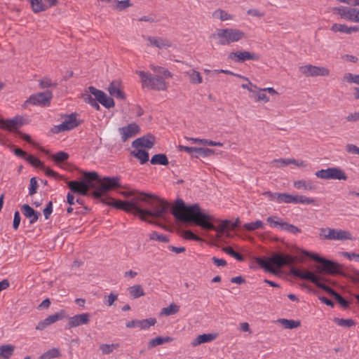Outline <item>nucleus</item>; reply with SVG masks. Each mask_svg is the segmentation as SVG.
<instances>
[{
  "instance_id": "nucleus-1",
  "label": "nucleus",
  "mask_w": 359,
  "mask_h": 359,
  "mask_svg": "<svg viewBox=\"0 0 359 359\" xmlns=\"http://www.w3.org/2000/svg\"><path fill=\"white\" fill-rule=\"evenodd\" d=\"M172 214L176 219L185 223H193L205 230H214L223 233L231 229V221L220 220L213 215L202 211L197 203L187 206L182 199H177L172 210Z\"/></svg>"
},
{
  "instance_id": "nucleus-2",
  "label": "nucleus",
  "mask_w": 359,
  "mask_h": 359,
  "mask_svg": "<svg viewBox=\"0 0 359 359\" xmlns=\"http://www.w3.org/2000/svg\"><path fill=\"white\" fill-rule=\"evenodd\" d=\"M150 196H148L146 200L145 205L149 208H144V222L155 224L152 220H149L148 217L155 219H165V215L168 213V210L170 208V204L167 201L159 198L158 196L149 194Z\"/></svg>"
},
{
  "instance_id": "nucleus-3",
  "label": "nucleus",
  "mask_w": 359,
  "mask_h": 359,
  "mask_svg": "<svg viewBox=\"0 0 359 359\" xmlns=\"http://www.w3.org/2000/svg\"><path fill=\"white\" fill-rule=\"evenodd\" d=\"M255 260L257 264L266 271L277 274L278 270L273 266L280 269L284 266L293 265L296 262V257L290 255L275 253L269 258L257 257Z\"/></svg>"
},
{
  "instance_id": "nucleus-4",
  "label": "nucleus",
  "mask_w": 359,
  "mask_h": 359,
  "mask_svg": "<svg viewBox=\"0 0 359 359\" xmlns=\"http://www.w3.org/2000/svg\"><path fill=\"white\" fill-rule=\"evenodd\" d=\"M99 180L97 172L95 171L84 172V177L81 181H69L67 186L70 191L81 196H87L90 188H95L94 181Z\"/></svg>"
},
{
  "instance_id": "nucleus-5",
  "label": "nucleus",
  "mask_w": 359,
  "mask_h": 359,
  "mask_svg": "<svg viewBox=\"0 0 359 359\" xmlns=\"http://www.w3.org/2000/svg\"><path fill=\"white\" fill-rule=\"evenodd\" d=\"M210 37L217 40V43L220 46H228L245 38V34L236 28H220L217 29L215 32L210 35Z\"/></svg>"
},
{
  "instance_id": "nucleus-6",
  "label": "nucleus",
  "mask_w": 359,
  "mask_h": 359,
  "mask_svg": "<svg viewBox=\"0 0 359 359\" xmlns=\"http://www.w3.org/2000/svg\"><path fill=\"white\" fill-rule=\"evenodd\" d=\"M290 273L295 278H299L300 279L311 282L318 287L323 290L332 297L337 294V292L334 291L332 288L320 282V280H323V278L311 271H302L299 269L292 266L290 270Z\"/></svg>"
},
{
  "instance_id": "nucleus-7",
  "label": "nucleus",
  "mask_w": 359,
  "mask_h": 359,
  "mask_svg": "<svg viewBox=\"0 0 359 359\" xmlns=\"http://www.w3.org/2000/svg\"><path fill=\"white\" fill-rule=\"evenodd\" d=\"M136 74L141 78L142 88L154 90H165L168 88V83L161 76H153L144 71H136Z\"/></svg>"
},
{
  "instance_id": "nucleus-8",
  "label": "nucleus",
  "mask_w": 359,
  "mask_h": 359,
  "mask_svg": "<svg viewBox=\"0 0 359 359\" xmlns=\"http://www.w3.org/2000/svg\"><path fill=\"white\" fill-rule=\"evenodd\" d=\"M133 196L134 197L130 201H127V203L130 204L128 207H127V212H133L134 215H138L141 220H144V208L139 205L138 203L140 202L145 203L148 196H150L149 194L141 192L137 195L134 194Z\"/></svg>"
},
{
  "instance_id": "nucleus-9",
  "label": "nucleus",
  "mask_w": 359,
  "mask_h": 359,
  "mask_svg": "<svg viewBox=\"0 0 359 359\" xmlns=\"http://www.w3.org/2000/svg\"><path fill=\"white\" fill-rule=\"evenodd\" d=\"M77 114L72 113L71 114H65L63 116L64 121L61 124L54 126L51 129V132L58 134L62 132L71 130L76 128L80 122L76 118Z\"/></svg>"
},
{
  "instance_id": "nucleus-10",
  "label": "nucleus",
  "mask_w": 359,
  "mask_h": 359,
  "mask_svg": "<svg viewBox=\"0 0 359 359\" xmlns=\"http://www.w3.org/2000/svg\"><path fill=\"white\" fill-rule=\"evenodd\" d=\"M320 236L327 240L345 241L351 239V235L348 231L330 228H321L320 229Z\"/></svg>"
},
{
  "instance_id": "nucleus-11",
  "label": "nucleus",
  "mask_w": 359,
  "mask_h": 359,
  "mask_svg": "<svg viewBox=\"0 0 359 359\" xmlns=\"http://www.w3.org/2000/svg\"><path fill=\"white\" fill-rule=\"evenodd\" d=\"M315 175L323 180H346L348 177L342 169L337 167L318 170L315 172Z\"/></svg>"
},
{
  "instance_id": "nucleus-12",
  "label": "nucleus",
  "mask_w": 359,
  "mask_h": 359,
  "mask_svg": "<svg viewBox=\"0 0 359 359\" xmlns=\"http://www.w3.org/2000/svg\"><path fill=\"white\" fill-rule=\"evenodd\" d=\"M316 272L318 273H325L332 276L344 274L341 264L327 259L323 265H318L316 266Z\"/></svg>"
},
{
  "instance_id": "nucleus-13",
  "label": "nucleus",
  "mask_w": 359,
  "mask_h": 359,
  "mask_svg": "<svg viewBox=\"0 0 359 359\" xmlns=\"http://www.w3.org/2000/svg\"><path fill=\"white\" fill-rule=\"evenodd\" d=\"M299 70L306 77L328 76L330 75V70L327 68L312 65L300 66Z\"/></svg>"
},
{
  "instance_id": "nucleus-14",
  "label": "nucleus",
  "mask_w": 359,
  "mask_h": 359,
  "mask_svg": "<svg viewBox=\"0 0 359 359\" xmlns=\"http://www.w3.org/2000/svg\"><path fill=\"white\" fill-rule=\"evenodd\" d=\"M228 59L235 63H243L247 60L258 61L260 59V55L254 52L241 50L231 52L228 55Z\"/></svg>"
},
{
  "instance_id": "nucleus-15",
  "label": "nucleus",
  "mask_w": 359,
  "mask_h": 359,
  "mask_svg": "<svg viewBox=\"0 0 359 359\" xmlns=\"http://www.w3.org/2000/svg\"><path fill=\"white\" fill-rule=\"evenodd\" d=\"M52 97L53 94L51 91L46 90L45 92L39 93L31 95L29 98L26 101V103L29 102L32 104L48 106L50 104Z\"/></svg>"
},
{
  "instance_id": "nucleus-16",
  "label": "nucleus",
  "mask_w": 359,
  "mask_h": 359,
  "mask_svg": "<svg viewBox=\"0 0 359 359\" xmlns=\"http://www.w3.org/2000/svg\"><path fill=\"white\" fill-rule=\"evenodd\" d=\"M65 311L64 310H61L60 312L50 315L46 318L40 320L36 326L35 329L40 331L44 330L48 327L50 326L57 321L62 320L65 318Z\"/></svg>"
},
{
  "instance_id": "nucleus-17",
  "label": "nucleus",
  "mask_w": 359,
  "mask_h": 359,
  "mask_svg": "<svg viewBox=\"0 0 359 359\" xmlns=\"http://www.w3.org/2000/svg\"><path fill=\"white\" fill-rule=\"evenodd\" d=\"M118 132L123 142L129 138L135 136L140 133V127L136 123H131L126 126L118 128Z\"/></svg>"
},
{
  "instance_id": "nucleus-18",
  "label": "nucleus",
  "mask_w": 359,
  "mask_h": 359,
  "mask_svg": "<svg viewBox=\"0 0 359 359\" xmlns=\"http://www.w3.org/2000/svg\"><path fill=\"white\" fill-rule=\"evenodd\" d=\"M90 314L89 313H83L70 317L65 329L69 330L83 325H87L90 322Z\"/></svg>"
},
{
  "instance_id": "nucleus-19",
  "label": "nucleus",
  "mask_w": 359,
  "mask_h": 359,
  "mask_svg": "<svg viewBox=\"0 0 359 359\" xmlns=\"http://www.w3.org/2000/svg\"><path fill=\"white\" fill-rule=\"evenodd\" d=\"M156 138L151 134H147L144 136L139 137L135 140L132 142V147L134 148L144 147L147 149H151L155 144Z\"/></svg>"
},
{
  "instance_id": "nucleus-20",
  "label": "nucleus",
  "mask_w": 359,
  "mask_h": 359,
  "mask_svg": "<svg viewBox=\"0 0 359 359\" xmlns=\"http://www.w3.org/2000/svg\"><path fill=\"white\" fill-rule=\"evenodd\" d=\"M32 8L34 13H39L54 6L57 0H29Z\"/></svg>"
},
{
  "instance_id": "nucleus-21",
  "label": "nucleus",
  "mask_w": 359,
  "mask_h": 359,
  "mask_svg": "<svg viewBox=\"0 0 359 359\" xmlns=\"http://www.w3.org/2000/svg\"><path fill=\"white\" fill-rule=\"evenodd\" d=\"M119 177H105L100 182L102 190L107 192L113 189L121 187Z\"/></svg>"
},
{
  "instance_id": "nucleus-22",
  "label": "nucleus",
  "mask_w": 359,
  "mask_h": 359,
  "mask_svg": "<svg viewBox=\"0 0 359 359\" xmlns=\"http://www.w3.org/2000/svg\"><path fill=\"white\" fill-rule=\"evenodd\" d=\"M22 125V118L19 116H16L11 119H1V129L5 128L12 131L18 129Z\"/></svg>"
},
{
  "instance_id": "nucleus-23",
  "label": "nucleus",
  "mask_w": 359,
  "mask_h": 359,
  "mask_svg": "<svg viewBox=\"0 0 359 359\" xmlns=\"http://www.w3.org/2000/svg\"><path fill=\"white\" fill-rule=\"evenodd\" d=\"M147 41L151 46L159 49L168 48L172 46V41L166 38L147 36Z\"/></svg>"
},
{
  "instance_id": "nucleus-24",
  "label": "nucleus",
  "mask_w": 359,
  "mask_h": 359,
  "mask_svg": "<svg viewBox=\"0 0 359 359\" xmlns=\"http://www.w3.org/2000/svg\"><path fill=\"white\" fill-rule=\"evenodd\" d=\"M21 211L22 214L29 219L30 224L35 223L38 220L39 217L41 215L40 212L34 210V208H32L28 204H24L22 205Z\"/></svg>"
},
{
  "instance_id": "nucleus-25",
  "label": "nucleus",
  "mask_w": 359,
  "mask_h": 359,
  "mask_svg": "<svg viewBox=\"0 0 359 359\" xmlns=\"http://www.w3.org/2000/svg\"><path fill=\"white\" fill-rule=\"evenodd\" d=\"M109 93L111 96L119 100H125L126 95L120 88V83L118 81H113L110 83L108 88Z\"/></svg>"
},
{
  "instance_id": "nucleus-26",
  "label": "nucleus",
  "mask_w": 359,
  "mask_h": 359,
  "mask_svg": "<svg viewBox=\"0 0 359 359\" xmlns=\"http://www.w3.org/2000/svg\"><path fill=\"white\" fill-rule=\"evenodd\" d=\"M217 337V334H203L198 335L194 340L192 341L191 345L197 346L203 343H208L213 341Z\"/></svg>"
},
{
  "instance_id": "nucleus-27",
  "label": "nucleus",
  "mask_w": 359,
  "mask_h": 359,
  "mask_svg": "<svg viewBox=\"0 0 359 359\" xmlns=\"http://www.w3.org/2000/svg\"><path fill=\"white\" fill-rule=\"evenodd\" d=\"M110 202L102 200L103 203L107 204L108 205L112 206L116 209L124 210L127 212V207H128V203L127 201H121V200H114L113 198H109Z\"/></svg>"
},
{
  "instance_id": "nucleus-28",
  "label": "nucleus",
  "mask_w": 359,
  "mask_h": 359,
  "mask_svg": "<svg viewBox=\"0 0 359 359\" xmlns=\"http://www.w3.org/2000/svg\"><path fill=\"white\" fill-rule=\"evenodd\" d=\"M278 323H280L285 329H294L300 327L301 322L300 320H288L285 318H280L277 320Z\"/></svg>"
},
{
  "instance_id": "nucleus-29",
  "label": "nucleus",
  "mask_w": 359,
  "mask_h": 359,
  "mask_svg": "<svg viewBox=\"0 0 359 359\" xmlns=\"http://www.w3.org/2000/svg\"><path fill=\"white\" fill-rule=\"evenodd\" d=\"M172 341V338L170 337H157L154 339H151L148 342V348H152L157 346L161 345L165 343H168Z\"/></svg>"
},
{
  "instance_id": "nucleus-30",
  "label": "nucleus",
  "mask_w": 359,
  "mask_h": 359,
  "mask_svg": "<svg viewBox=\"0 0 359 359\" xmlns=\"http://www.w3.org/2000/svg\"><path fill=\"white\" fill-rule=\"evenodd\" d=\"M130 155L137 158L141 164H144L149 161V153L145 150L137 148L136 150L131 151Z\"/></svg>"
},
{
  "instance_id": "nucleus-31",
  "label": "nucleus",
  "mask_w": 359,
  "mask_h": 359,
  "mask_svg": "<svg viewBox=\"0 0 359 359\" xmlns=\"http://www.w3.org/2000/svg\"><path fill=\"white\" fill-rule=\"evenodd\" d=\"M128 291L130 295L134 299L139 298L144 296L145 294L144 290L140 285H134L130 286L128 288Z\"/></svg>"
},
{
  "instance_id": "nucleus-32",
  "label": "nucleus",
  "mask_w": 359,
  "mask_h": 359,
  "mask_svg": "<svg viewBox=\"0 0 359 359\" xmlns=\"http://www.w3.org/2000/svg\"><path fill=\"white\" fill-rule=\"evenodd\" d=\"M261 88L254 89L252 92L251 95L250 96L251 98H254L256 102H264L266 103L269 101V97L264 93V91L260 90Z\"/></svg>"
},
{
  "instance_id": "nucleus-33",
  "label": "nucleus",
  "mask_w": 359,
  "mask_h": 359,
  "mask_svg": "<svg viewBox=\"0 0 359 359\" xmlns=\"http://www.w3.org/2000/svg\"><path fill=\"white\" fill-rule=\"evenodd\" d=\"M62 355L61 352L58 348H53L50 349L39 356V359H53L59 358Z\"/></svg>"
},
{
  "instance_id": "nucleus-34",
  "label": "nucleus",
  "mask_w": 359,
  "mask_h": 359,
  "mask_svg": "<svg viewBox=\"0 0 359 359\" xmlns=\"http://www.w3.org/2000/svg\"><path fill=\"white\" fill-rule=\"evenodd\" d=\"M151 163L153 165H167L169 163L168 159L165 154H158L154 155L150 161Z\"/></svg>"
},
{
  "instance_id": "nucleus-35",
  "label": "nucleus",
  "mask_w": 359,
  "mask_h": 359,
  "mask_svg": "<svg viewBox=\"0 0 359 359\" xmlns=\"http://www.w3.org/2000/svg\"><path fill=\"white\" fill-rule=\"evenodd\" d=\"M294 187L297 189H304L306 190H314L316 189V186L311 181L306 180H298L294 182Z\"/></svg>"
},
{
  "instance_id": "nucleus-36",
  "label": "nucleus",
  "mask_w": 359,
  "mask_h": 359,
  "mask_svg": "<svg viewBox=\"0 0 359 359\" xmlns=\"http://www.w3.org/2000/svg\"><path fill=\"white\" fill-rule=\"evenodd\" d=\"M132 6H133V4L130 0H122V1L114 0V1H113V5H112L113 8L116 11H122Z\"/></svg>"
},
{
  "instance_id": "nucleus-37",
  "label": "nucleus",
  "mask_w": 359,
  "mask_h": 359,
  "mask_svg": "<svg viewBox=\"0 0 359 359\" xmlns=\"http://www.w3.org/2000/svg\"><path fill=\"white\" fill-rule=\"evenodd\" d=\"M184 74L189 76L191 83L199 84L203 81L201 74L194 69H191L190 72H186Z\"/></svg>"
},
{
  "instance_id": "nucleus-38",
  "label": "nucleus",
  "mask_w": 359,
  "mask_h": 359,
  "mask_svg": "<svg viewBox=\"0 0 359 359\" xmlns=\"http://www.w3.org/2000/svg\"><path fill=\"white\" fill-rule=\"evenodd\" d=\"M212 17L216 19H219L222 21L233 19V16L231 15L222 9L215 11L212 13Z\"/></svg>"
},
{
  "instance_id": "nucleus-39",
  "label": "nucleus",
  "mask_w": 359,
  "mask_h": 359,
  "mask_svg": "<svg viewBox=\"0 0 359 359\" xmlns=\"http://www.w3.org/2000/svg\"><path fill=\"white\" fill-rule=\"evenodd\" d=\"M267 222L270 224L272 227H279L280 229H283V224H285V222L282 220L280 217L278 216H271L269 217L266 219Z\"/></svg>"
},
{
  "instance_id": "nucleus-40",
  "label": "nucleus",
  "mask_w": 359,
  "mask_h": 359,
  "mask_svg": "<svg viewBox=\"0 0 359 359\" xmlns=\"http://www.w3.org/2000/svg\"><path fill=\"white\" fill-rule=\"evenodd\" d=\"M15 346L11 344L1 345V358L9 359L13 354Z\"/></svg>"
},
{
  "instance_id": "nucleus-41",
  "label": "nucleus",
  "mask_w": 359,
  "mask_h": 359,
  "mask_svg": "<svg viewBox=\"0 0 359 359\" xmlns=\"http://www.w3.org/2000/svg\"><path fill=\"white\" fill-rule=\"evenodd\" d=\"M244 229L247 231H252L258 229H264V224L261 220H257L253 222L246 223L243 226Z\"/></svg>"
},
{
  "instance_id": "nucleus-42",
  "label": "nucleus",
  "mask_w": 359,
  "mask_h": 359,
  "mask_svg": "<svg viewBox=\"0 0 359 359\" xmlns=\"http://www.w3.org/2000/svg\"><path fill=\"white\" fill-rule=\"evenodd\" d=\"M150 69L155 73L162 74L165 78H172V74H171V72L168 69H167L163 67L151 65Z\"/></svg>"
},
{
  "instance_id": "nucleus-43",
  "label": "nucleus",
  "mask_w": 359,
  "mask_h": 359,
  "mask_svg": "<svg viewBox=\"0 0 359 359\" xmlns=\"http://www.w3.org/2000/svg\"><path fill=\"white\" fill-rule=\"evenodd\" d=\"M295 159L294 158H278L274 159L271 161V164H273L276 168H283L286 165L290 164V163H294Z\"/></svg>"
},
{
  "instance_id": "nucleus-44",
  "label": "nucleus",
  "mask_w": 359,
  "mask_h": 359,
  "mask_svg": "<svg viewBox=\"0 0 359 359\" xmlns=\"http://www.w3.org/2000/svg\"><path fill=\"white\" fill-rule=\"evenodd\" d=\"M263 196L268 198L271 201H276L278 203H282L281 196H283V193H273L271 191H265L262 194Z\"/></svg>"
},
{
  "instance_id": "nucleus-45",
  "label": "nucleus",
  "mask_w": 359,
  "mask_h": 359,
  "mask_svg": "<svg viewBox=\"0 0 359 359\" xmlns=\"http://www.w3.org/2000/svg\"><path fill=\"white\" fill-rule=\"evenodd\" d=\"M119 347V344H103L100 346V349L102 351V354L108 355L111 353L114 349H116Z\"/></svg>"
},
{
  "instance_id": "nucleus-46",
  "label": "nucleus",
  "mask_w": 359,
  "mask_h": 359,
  "mask_svg": "<svg viewBox=\"0 0 359 359\" xmlns=\"http://www.w3.org/2000/svg\"><path fill=\"white\" fill-rule=\"evenodd\" d=\"M333 321L338 325L346 327H351L355 325V321L351 318L344 319L339 318H334Z\"/></svg>"
},
{
  "instance_id": "nucleus-47",
  "label": "nucleus",
  "mask_w": 359,
  "mask_h": 359,
  "mask_svg": "<svg viewBox=\"0 0 359 359\" xmlns=\"http://www.w3.org/2000/svg\"><path fill=\"white\" fill-rule=\"evenodd\" d=\"M179 306L174 303H172L168 307H165L162 309L161 314H164L165 316H171L177 313L179 311Z\"/></svg>"
},
{
  "instance_id": "nucleus-48",
  "label": "nucleus",
  "mask_w": 359,
  "mask_h": 359,
  "mask_svg": "<svg viewBox=\"0 0 359 359\" xmlns=\"http://www.w3.org/2000/svg\"><path fill=\"white\" fill-rule=\"evenodd\" d=\"M282 201L284 203H299V195H291L289 194L283 193V196H281Z\"/></svg>"
},
{
  "instance_id": "nucleus-49",
  "label": "nucleus",
  "mask_w": 359,
  "mask_h": 359,
  "mask_svg": "<svg viewBox=\"0 0 359 359\" xmlns=\"http://www.w3.org/2000/svg\"><path fill=\"white\" fill-rule=\"evenodd\" d=\"M156 323V319L154 318H149L139 320V327L142 330L149 329L151 326H154Z\"/></svg>"
},
{
  "instance_id": "nucleus-50",
  "label": "nucleus",
  "mask_w": 359,
  "mask_h": 359,
  "mask_svg": "<svg viewBox=\"0 0 359 359\" xmlns=\"http://www.w3.org/2000/svg\"><path fill=\"white\" fill-rule=\"evenodd\" d=\"M99 102L107 109L111 108L115 105L114 100L106 93L103 95Z\"/></svg>"
},
{
  "instance_id": "nucleus-51",
  "label": "nucleus",
  "mask_w": 359,
  "mask_h": 359,
  "mask_svg": "<svg viewBox=\"0 0 359 359\" xmlns=\"http://www.w3.org/2000/svg\"><path fill=\"white\" fill-rule=\"evenodd\" d=\"M25 160L34 167L43 168V163L33 155L27 154Z\"/></svg>"
},
{
  "instance_id": "nucleus-52",
  "label": "nucleus",
  "mask_w": 359,
  "mask_h": 359,
  "mask_svg": "<svg viewBox=\"0 0 359 359\" xmlns=\"http://www.w3.org/2000/svg\"><path fill=\"white\" fill-rule=\"evenodd\" d=\"M343 81L359 85V74L346 73L343 76Z\"/></svg>"
},
{
  "instance_id": "nucleus-53",
  "label": "nucleus",
  "mask_w": 359,
  "mask_h": 359,
  "mask_svg": "<svg viewBox=\"0 0 359 359\" xmlns=\"http://www.w3.org/2000/svg\"><path fill=\"white\" fill-rule=\"evenodd\" d=\"M69 158V154L65 151H59L52 156V159L56 163H60L67 161Z\"/></svg>"
},
{
  "instance_id": "nucleus-54",
  "label": "nucleus",
  "mask_w": 359,
  "mask_h": 359,
  "mask_svg": "<svg viewBox=\"0 0 359 359\" xmlns=\"http://www.w3.org/2000/svg\"><path fill=\"white\" fill-rule=\"evenodd\" d=\"M149 238L151 240H155L162 243L169 242V238L167 236L163 234H158L156 231H152L149 234Z\"/></svg>"
},
{
  "instance_id": "nucleus-55",
  "label": "nucleus",
  "mask_w": 359,
  "mask_h": 359,
  "mask_svg": "<svg viewBox=\"0 0 359 359\" xmlns=\"http://www.w3.org/2000/svg\"><path fill=\"white\" fill-rule=\"evenodd\" d=\"M351 8V7L340 6L339 8H334V11H337L341 18L348 20Z\"/></svg>"
},
{
  "instance_id": "nucleus-56",
  "label": "nucleus",
  "mask_w": 359,
  "mask_h": 359,
  "mask_svg": "<svg viewBox=\"0 0 359 359\" xmlns=\"http://www.w3.org/2000/svg\"><path fill=\"white\" fill-rule=\"evenodd\" d=\"M222 250L238 261H243L244 259L243 255L236 252L231 247L224 248Z\"/></svg>"
},
{
  "instance_id": "nucleus-57",
  "label": "nucleus",
  "mask_w": 359,
  "mask_h": 359,
  "mask_svg": "<svg viewBox=\"0 0 359 359\" xmlns=\"http://www.w3.org/2000/svg\"><path fill=\"white\" fill-rule=\"evenodd\" d=\"M331 30L333 31L334 32H341V33H345V34H348V32H349V29H348V26H346V25H343V24H338V23H334L332 27H331Z\"/></svg>"
},
{
  "instance_id": "nucleus-58",
  "label": "nucleus",
  "mask_w": 359,
  "mask_h": 359,
  "mask_svg": "<svg viewBox=\"0 0 359 359\" xmlns=\"http://www.w3.org/2000/svg\"><path fill=\"white\" fill-rule=\"evenodd\" d=\"M57 86L56 83H53L50 79L48 77H45L41 80H39V86L41 88H46L49 87Z\"/></svg>"
},
{
  "instance_id": "nucleus-59",
  "label": "nucleus",
  "mask_w": 359,
  "mask_h": 359,
  "mask_svg": "<svg viewBox=\"0 0 359 359\" xmlns=\"http://www.w3.org/2000/svg\"><path fill=\"white\" fill-rule=\"evenodd\" d=\"M282 230H285L293 234H297L302 232V230L300 229H299L298 227L293 224H288L287 222H285V224H283V228Z\"/></svg>"
},
{
  "instance_id": "nucleus-60",
  "label": "nucleus",
  "mask_w": 359,
  "mask_h": 359,
  "mask_svg": "<svg viewBox=\"0 0 359 359\" xmlns=\"http://www.w3.org/2000/svg\"><path fill=\"white\" fill-rule=\"evenodd\" d=\"M88 89V92L95 96V100L97 102L100 100L101 97L104 94L103 91L98 90L93 86H89Z\"/></svg>"
},
{
  "instance_id": "nucleus-61",
  "label": "nucleus",
  "mask_w": 359,
  "mask_h": 359,
  "mask_svg": "<svg viewBox=\"0 0 359 359\" xmlns=\"http://www.w3.org/2000/svg\"><path fill=\"white\" fill-rule=\"evenodd\" d=\"M88 89V92L95 96V100L97 102L100 100L101 97L104 94L103 91L98 90L93 86H89Z\"/></svg>"
},
{
  "instance_id": "nucleus-62",
  "label": "nucleus",
  "mask_w": 359,
  "mask_h": 359,
  "mask_svg": "<svg viewBox=\"0 0 359 359\" xmlns=\"http://www.w3.org/2000/svg\"><path fill=\"white\" fill-rule=\"evenodd\" d=\"M349 16L348 18V20L354 22H359V10L355 8H351V11L349 12Z\"/></svg>"
},
{
  "instance_id": "nucleus-63",
  "label": "nucleus",
  "mask_w": 359,
  "mask_h": 359,
  "mask_svg": "<svg viewBox=\"0 0 359 359\" xmlns=\"http://www.w3.org/2000/svg\"><path fill=\"white\" fill-rule=\"evenodd\" d=\"M83 99L86 102L90 104L96 110L100 109V105L98 104V103L97 102V100H95L94 98H93L90 95H88V94L83 95Z\"/></svg>"
},
{
  "instance_id": "nucleus-64",
  "label": "nucleus",
  "mask_w": 359,
  "mask_h": 359,
  "mask_svg": "<svg viewBox=\"0 0 359 359\" xmlns=\"http://www.w3.org/2000/svg\"><path fill=\"white\" fill-rule=\"evenodd\" d=\"M38 184L36 177H32L29 182V194L32 196L36 193Z\"/></svg>"
}]
</instances>
